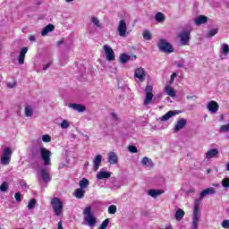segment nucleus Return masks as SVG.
<instances>
[{
    "instance_id": "1",
    "label": "nucleus",
    "mask_w": 229,
    "mask_h": 229,
    "mask_svg": "<svg viewBox=\"0 0 229 229\" xmlns=\"http://www.w3.org/2000/svg\"><path fill=\"white\" fill-rule=\"evenodd\" d=\"M199 205H201V199H196L194 202L191 229H198L199 226Z\"/></svg>"
},
{
    "instance_id": "2",
    "label": "nucleus",
    "mask_w": 229,
    "mask_h": 229,
    "mask_svg": "<svg viewBox=\"0 0 229 229\" xmlns=\"http://www.w3.org/2000/svg\"><path fill=\"white\" fill-rule=\"evenodd\" d=\"M50 203L55 215L57 216V217H60V216L64 214V203L62 202V199L55 197L51 199Z\"/></svg>"
},
{
    "instance_id": "3",
    "label": "nucleus",
    "mask_w": 229,
    "mask_h": 229,
    "mask_svg": "<svg viewBox=\"0 0 229 229\" xmlns=\"http://www.w3.org/2000/svg\"><path fill=\"white\" fill-rule=\"evenodd\" d=\"M84 216V221L87 223L89 226L91 228L96 225L97 220L96 217H94V215H92V208L88 207L83 211Z\"/></svg>"
},
{
    "instance_id": "4",
    "label": "nucleus",
    "mask_w": 229,
    "mask_h": 229,
    "mask_svg": "<svg viewBox=\"0 0 229 229\" xmlns=\"http://www.w3.org/2000/svg\"><path fill=\"white\" fill-rule=\"evenodd\" d=\"M157 47L159 51H162L163 53H173L174 51L173 45L165 39H160L157 43Z\"/></svg>"
},
{
    "instance_id": "5",
    "label": "nucleus",
    "mask_w": 229,
    "mask_h": 229,
    "mask_svg": "<svg viewBox=\"0 0 229 229\" xmlns=\"http://www.w3.org/2000/svg\"><path fill=\"white\" fill-rule=\"evenodd\" d=\"M12 155H13V151H12V148H5L3 150V154L1 157V164L2 165H8L12 160Z\"/></svg>"
},
{
    "instance_id": "6",
    "label": "nucleus",
    "mask_w": 229,
    "mask_h": 229,
    "mask_svg": "<svg viewBox=\"0 0 229 229\" xmlns=\"http://www.w3.org/2000/svg\"><path fill=\"white\" fill-rule=\"evenodd\" d=\"M37 178L45 182V183H49L51 182V174H49V169L47 168H40L37 173Z\"/></svg>"
},
{
    "instance_id": "7",
    "label": "nucleus",
    "mask_w": 229,
    "mask_h": 229,
    "mask_svg": "<svg viewBox=\"0 0 229 229\" xmlns=\"http://www.w3.org/2000/svg\"><path fill=\"white\" fill-rule=\"evenodd\" d=\"M39 153L41 155L44 165H51V151L47 150L46 148H41Z\"/></svg>"
},
{
    "instance_id": "8",
    "label": "nucleus",
    "mask_w": 229,
    "mask_h": 229,
    "mask_svg": "<svg viewBox=\"0 0 229 229\" xmlns=\"http://www.w3.org/2000/svg\"><path fill=\"white\" fill-rule=\"evenodd\" d=\"M128 31V26L126 25V21L120 20L117 27V33L119 37L125 38L126 35H129Z\"/></svg>"
},
{
    "instance_id": "9",
    "label": "nucleus",
    "mask_w": 229,
    "mask_h": 229,
    "mask_svg": "<svg viewBox=\"0 0 229 229\" xmlns=\"http://www.w3.org/2000/svg\"><path fill=\"white\" fill-rule=\"evenodd\" d=\"M182 46H189V40H191V32L183 30L178 35Z\"/></svg>"
},
{
    "instance_id": "10",
    "label": "nucleus",
    "mask_w": 229,
    "mask_h": 229,
    "mask_svg": "<svg viewBox=\"0 0 229 229\" xmlns=\"http://www.w3.org/2000/svg\"><path fill=\"white\" fill-rule=\"evenodd\" d=\"M146 98L144 100L145 106H148L153 101V86H147L145 88Z\"/></svg>"
},
{
    "instance_id": "11",
    "label": "nucleus",
    "mask_w": 229,
    "mask_h": 229,
    "mask_svg": "<svg viewBox=\"0 0 229 229\" xmlns=\"http://www.w3.org/2000/svg\"><path fill=\"white\" fill-rule=\"evenodd\" d=\"M104 52L106 54V58L108 62H114L115 60V55L114 54V49L108 45L104 46Z\"/></svg>"
},
{
    "instance_id": "12",
    "label": "nucleus",
    "mask_w": 229,
    "mask_h": 229,
    "mask_svg": "<svg viewBox=\"0 0 229 229\" xmlns=\"http://www.w3.org/2000/svg\"><path fill=\"white\" fill-rule=\"evenodd\" d=\"M134 78H138L139 81H144L146 80V71H144V68H137L134 72Z\"/></svg>"
},
{
    "instance_id": "13",
    "label": "nucleus",
    "mask_w": 229,
    "mask_h": 229,
    "mask_svg": "<svg viewBox=\"0 0 229 229\" xmlns=\"http://www.w3.org/2000/svg\"><path fill=\"white\" fill-rule=\"evenodd\" d=\"M68 108H72V110H74L75 112H85L87 110V107L84 105L77 104V103H70L68 104Z\"/></svg>"
},
{
    "instance_id": "14",
    "label": "nucleus",
    "mask_w": 229,
    "mask_h": 229,
    "mask_svg": "<svg viewBox=\"0 0 229 229\" xmlns=\"http://www.w3.org/2000/svg\"><path fill=\"white\" fill-rule=\"evenodd\" d=\"M187 125V120L181 118L177 120L174 127V131H180V130H183L185 126Z\"/></svg>"
},
{
    "instance_id": "15",
    "label": "nucleus",
    "mask_w": 229,
    "mask_h": 229,
    "mask_svg": "<svg viewBox=\"0 0 229 229\" xmlns=\"http://www.w3.org/2000/svg\"><path fill=\"white\" fill-rule=\"evenodd\" d=\"M26 53H28V47H24L21 48V50L20 51V55L18 57V63L20 64V65H24V60L26 58Z\"/></svg>"
},
{
    "instance_id": "16",
    "label": "nucleus",
    "mask_w": 229,
    "mask_h": 229,
    "mask_svg": "<svg viewBox=\"0 0 229 229\" xmlns=\"http://www.w3.org/2000/svg\"><path fill=\"white\" fill-rule=\"evenodd\" d=\"M210 194H216V189H214L213 187H210L202 191L199 194V199H200V201H202L205 196H208Z\"/></svg>"
},
{
    "instance_id": "17",
    "label": "nucleus",
    "mask_w": 229,
    "mask_h": 229,
    "mask_svg": "<svg viewBox=\"0 0 229 229\" xmlns=\"http://www.w3.org/2000/svg\"><path fill=\"white\" fill-rule=\"evenodd\" d=\"M208 109L209 110V112H211V114H216V112L219 110V104H217V102L214 100H211L208 104Z\"/></svg>"
},
{
    "instance_id": "18",
    "label": "nucleus",
    "mask_w": 229,
    "mask_h": 229,
    "mask_svg": "<svg viewBox=\"0 0 229 229\" xmlns=\"http://www.w3.org/2000/svg\"><path fill=\"white\" fill-rule=\"evenodd\" d=\"M103 160L102 155H97L93 160V171H98L99 166L101 165V162Z\"/></svg>"
},
{
    "instance_id": "19",
    "label": "nucleus",
    "mask_w": 229,
    "mask_h": 229,
    "mask_svg": "<svg viewBox=\"0 0 229 229\" xmlns=\"http://www.w3.org/2000/svg\"><path fill=\"white\" fill-rule=\"evenodd\" d=\"M178 114H180V111H169L160 118V121H169L171 117H174V115H178Z\"/></svg>"
},
{
    "instance_id": "20",
    "label": "nucleus",
    "mask_w": 229,
    "mask_h": 229,
    "mask_svg": "<svg viewBox=\"0 0 229 229\" xmlns=\"http://www.w3.org/2000/svg\"><path fill=\"white\" fill-rule=\"evenodd\" d=\"M140 164L143 167H153L155 165V164H153V160H151V158L148 157H144L141 161Z\"/></svg>"
},
{
    "instance_id": "21",
    "label": "nucleus",
    "mask_w": 229,
    "mask_h": 229,
    "mask_svg": "<svg viewBox=\"0 0 229 229\" xmlns=\"http://www.w3.org/2000/svg\"><path fill=\"white\" fill-rule=\"evenodd\" d=\"M107 162H109L112 165L117 164L119 162V157L115 152H110L108 155Z\"/></svg>"
},
{
    "instance_id": "22",
    "label": "nucleus",
    "mask_w": 229,
    "mask_h": 229,
    "mask_svg": "<svg viewBox=\"0 0 229 229\" xmlns=\"http://www.w3.org/2000/svg\"><path fill=\"white\" fill-rule=\"evenodd\" d=\"M110 176H112V173H109V172H106V171H103V170H100L97 174V179L98 180L108 179V178H110Z\"/></svg>"
},
{
    "instance_id": "23",
    "label": "nucleus",
    "mask_w": 229,
    "mask_h": 229,
    "mask_svg": "<svg viewBox=\"0 0 229 229\" xmlns=\"http://www.w3.org/2000/svg\"><path fill=\"white\" fill-rule=\"evenodd\" d=\"M164 190H155L151 189L148 190V196H151V198H158L161 194H164Z\"/></svg>"
},
{
    "instance_id": "24",
    "label": "nucleus",
    "mask_w": 229,
    "mask_h": 229,
    "mask_svg": "<svg viewBox=\"0 0 229 229\" xmlns=\"http://www.w3.org/2000/svg\"><path fill=\"white\" fill-rule=\"evenodd\" d=\"M221 46H222V55L220 56L222 60H225V58H226V56H228L229 55V45L226 43H223Z\"/></svg>"
},
{
    "instance_id": "25",
    "label": "nucleus",
    "mask_w": 229,
    "mask_h": 229,
    "mask_svg": "<svg viewBox=\"0 0 229 229\" xmlns=\"http://www.w3.org/2000/svg\"><path fill=\"white\" fill-rule=\"evenodd\" d=\"M208 21V18L207 16L200 15L196 18L195 24L197 26H201V24H207Z\"/></svg>"
},
{
    "instance_id": "26",
    "label": "nucleus",
    "mask_w": 229,
    "mask_h": 229,
    "mask_svg": "<svg viewBox=\"0 0 229 229\" xmlns=\"http://www.w3.org/2000/svg\"><path fill=\"white\" fill-rule=\"evenodd\" d=\"M51 31H55V25L48 24L42 30L41 35L42 37H46V35H47V33H51Z\"/></svg>"
},
{
    "instance_id": "27",
    "label": "nucleus",
    "mask_w": 229,
    "mask_h": 229,
    "mask_svg": "<svg viewBox=\"0 0 229 229\" xmlns=\"http://www.w3.org/2000/svg\"><path fill=\"white\" fill-rule=\"evenodd\" d=\"M73 196L77 198V199H83V198H85V190H83L82 188L77 189L74 191Z\"/></svg>"
},
{
    "instance_id": "28",
    "label": "nucleus",
    "mask_w": 229,
    "mask_h": 229,
    "mask_svg": "<svg viewBox=\"0 0 229 229\" xmlns=\"http://www.w3.org/2000/svg\"><path fill=\"white\" fill-rule=\"evenodd\" d=\"M165 92L167 96H170V98L176 97V91H174V89H173L170 85L165 86Z\"/></svg>"
},
{
    "instance_id": "29",
    "label": "nucleus",
    "mask_w": 229,
    "mask_h": 229,
    "mask_svg": "<svg viewBox=\"0 0 229 229\" xmlns=\"http://www.w3.org/2000/svg\"><path fill=\"white\" fill-rule=\"evenodd\" d=\"M218 153L219 150L217 148L210 149L206 153V158H208V160H210V158H214V157H216Z\"/></svg>"
},
{
    "instance_id": "30",
    "label": "nucleus",
    "mask_w": 229,
    "mask_h": 229,
    "mask_svg": "<svg viewBox=\"0 0 229 229\" xmlns=\"http://www.w3.org/2000/svg\"><path fill=\"white\" fill-rule=\"evenodd\" d=\"M91 22L94 24V26H96V28H99V30L103 29V24H101V21H99V18L92 16Z\"/></svg>"
},
{
    "instance_id": "31",
    "label": "nucleus",
    "mask_w": 229,
    "mask_h": 229,
    "mask_svg": "<svg viewBox=\"0 0 229 229\" xmlns=\"http://www.w3.org/2000/svg\"><path fill=\"white\" fill-rule=\"evenodd\" d=\"M184 216H185V211H183L182 208L177 209V211L175 212L176 221H182Z\"/></svg>"
},
{
    "instance_id": "32",
    "label": "nucleus",
    "mask_w": 229,
    "mask_h": 229,
    "mask_svg": "<svg viewBox=\"0 0 229 229\" xmlns=\"http://www.w3.org/2000/svg\"><path fill=\"white\" fill-rule=\"evenodd\" d=\"M25 115L26 117L33 116V107L30 105L25 106Z\"/></svg>"
},
{
    "instance_id": "33",
    "label": "nucleus",
    "mask_w": 229,
    "mask_h": 229,
    "mask_svg": "<svg viewBox=\"0 0 229 229\" xmlns=\"http://www.w3.org/2000/svg\"><path fill=\"white\" fill-rule=\"evenodd\" d=\"M89 183L90 182L88 181L87 178H83L82 180L80 181L79 185H80L81 189L83 190V189H87L89 187Z\"/></svg>"
},
{
    "instance_id": "34",
    "label": "nucleus",
    "mask_w": 229,
    "mask_h": 229,
    "mask_svg": "<svg viewBox=\"0 0 229 229\" xmlns=\"http://www.w3.org/2000/svg\"><path fill=\"white\" fill-rule=\"evenodd\" d=\"M219 30L217 29H211L208 30V33L206 35L207 38H212V37H215V35H217Z\"/></svg>"
},
{
    "instance_id": "35",
    "label": "nucleus",
    "mask_w": 229,
    "mask_h": 229,
    "mask_svg": "<svg viewBox=\"0 0 229 229\" xmlns=\"http://www.w3.org/2000/svg\"><path fill=\"white\" fill-rule=\"evenodd\" d=\"M155 20L157 21V22H164V21H165V15L159 12L156 13Z\"/></svg>"
},
{
    "instance_id": "36",
    "label": "nucleus",
    "mask_w": 229,
    "mask_h": 229,
    "mask_svg": "<svg viewBox=\"0 0 229 229\" xmlns=\"http://www.w3.org/2000/svg\"><path fill=\"white\" fill-rule=\"evenodd\" d=\"M36 205H37V199H31L29 201L27 208H29V210H33V208H35Z\"/></svg>"
},
{
    "instance_id": "37",
    "label": "nucleus",
    "mask_w": 229,
    "mask_h": 229,
    "mask_svg": "<svg viewBox=\"0 0 229 229\" xmlns=\"http://www.w3.org/2000/svg\"><path fill=\"white\" fill-rule=\"evenodd\" d=\"M142 35L145 40H151L153 38V36L149 30H144Z\"/></svg>"
},
{
    "instance_id": "38",
    "label": "nucleus",
    "mask_w": 229,
    "mask_h": 229,
    "mask_svg": "<svg viewBox=\"0 0 229 229\" xmlns=\"http://www.w3.org/2000/svg\"><path fill=\"white\" fill-rule=\"evenodd\" d=\"M128 60H130V55H128L126 54H122L120 55V63L121 64H126V62H128Z\"/></svg>"
},
{
    "instance_id": "39",
    "label": "nucleus",
    "mask_w": 229,
    "mask_h": 229,
    "mask_svg": "<svg viewBox=\"0 0 229 229\" xmlns=\"http://www.w3.org/2000/svg\"><path fill=\"white\" fill-rule=\"evenodd\" d=\"M71 126V124L69 123V121L67 120H63V122L61 123V128L63 130H67V128H69Z\"/></svg>"
},
{
    "instance_id": "40",
    "label": "nucleus",
    "mask_w": 229,
    "mask_h": 229,
    "mask_svg": "<svg viewBox=\"0 0 229 229\" xmlns=\"http://www.w3.org/2000/svg\"><path fill=\"white\" fill-rule=\"evenodd\" d=\"M1 192H6L8 191V182H4L0 186Z\"/></svg>"
},
{
    "instance_id": "41",
    "label": "nucleus",
    "mask_w": 229,
    "mask_h": 229,
    "mask_svg": "<svg viewBox=\"0 0 229 229\" xmlns=\"http://www.w3.org/2000/svg\"><path fill=\"white\" fill-rule=\"evenodd\" d=\"M115 212H117V207L115 205L108 207V214H115Z\"/></svg>"
},
{
    "instance_id": "42",
    "label": "nucleus",
    "mask_w": 229,
    "mask_h": 229,
    "mask_svg": "<svg viewBox=\"0 0 229 229\" xmlns=\"http://www.w3.org/2000/svg\"><path fill=\"white\" fill-rule=\"evenodd\" d=\"M222 187L225 189H229V178L226 177L222 181Z\"/></svg>"
},
{
    "instance_id": "43",
    "label": "nucleus",
    "mask_w": 229,
    "mask_h": 229,
    "mask_svg": "<svg viewBox=\"0 0 229 229\" xmlns=\"http://www.w3.org/2000/svg\"><path fill=\"white\" fill-rule=\"evenodd\" d=\"M128 150L130 151V153H139V149L133 145H130L128 147Z\"/></svg>"
},
{
    "instance_id": "44",
    "label": "nucleus",
    "mask_w": 229,
    "mask_h": 229,
    "mask_svg": "<svg viewBox=\"0 0 229 229\" xmlns=\"http://www.w3.org/2000/svg\"><path fill=\"white\" fill-rule=\"evenodd\" d=\"M14 199L18 203H21V201H22V194H21V192H16L14 194Z\"/></svg>"
},
{
    "instance_id": "45",
    "label": "nucleus",
    "mask_w": 229,
    "mask_h": 229,
    "mask_svg": "<svg viewBox=\"0 0 229 229\" xmlns=\"http://www.w3.org/2000/svg\"><path fill=\"white\" fill-rule=\"evenodd\" d=\"M41 140L43 142H49L51 140V136H49V134H45L42 136Z\"/></svg>"
},
{
    "instance_id": "46",
    "label": "nucleus",
    "mask_w": 229,
    "mask_h": 229,
    "mask_svg": "<svg viewBox=\"0 0 229 229\" xmlns=\"http://www.w3.org/2000/svg\"><path fill=\"white\" fill-rule=\"evenodd\" d=\"M7 87L8 89H15V87H17V82L16 81L8 82Z\"/></svg>"
},
{
    "instance_id": "47",
    "label": "nucleus",
    "mask_w": 229,
    "mask_h": 229,
    "mask_svg": "<svg viewBox=\"0 0 229 229\" xmlns=\"http://www.w3.org/2000/svg\"><path fill=\"white\" fill-rule=\"evenodd\" d=\"M178 76V74L176 72H174L171 75V79H170V84L172 85V83H174V78H176Z\"/></svg>"
},
{
    "instance_id": "48",
    "label": "nucleus",
    "mask_w": 229,
    "mask_h": 229,
    "mask_svg": "<svg viewBox=\"0 0 229 229\" xmlns=\"http://www.w3.org/2000/svg\"><path fill=\"white\" fill-rule=\"evenodd\" d=\"M221 225L224 228H229V220H224Z\"/></svg>"
},
{
    "instance_id": "49",
    "label": "nucleus",
    "mask_w": 229,
    "mask_h": 229,
    "mask_svg": "<svg viewBox=\"0 0 229 229\" xmlns=\"http://www.w3.org/2000/svg\"><path fill=\"white\" fill-rule=\"evenodd\" d=\"M111 117H112L113 121L119 120V118L117 117V114H115V113H111Z\"/></svg>"
},
{
    "instance_id": "50",
    "label": "nucleus",
    "mask_w": 229,
    "mask_h": 229,
    "mask_svg": "<svg viewBox=\"0 0 229 229\" xmlns=\"http://www.w3.org/2000/svg\"><path fill=\"white\" fill-rule=\"evenodd\" d=\"M21 185L23 187V189H28V183H26V181H21Z\"/></svg>"
},
{
    "instance_id": "51",
    "label": "nucleus",
    "mask_w": 229,
    "mask_h": 229,
    "mask_svg": "<svg viewBox=\"0 0 229 229\" xmlns=\"http://www.w3.org/2000/svg\"><path fill=\"white\" fill-rule=\"evenodd\" d=\"M29 40H30V42H35V40H37V37L31 35V36L29 37Z\"/></svg>"
},
{
    "instance_id": "52",
    "label": "nucleus",
    "mask_w": 229,
    "mask_h": 229,
    "mask_svg": "<svg viewBox=\"0 0 229 229\" xmlns=\"http://www.w3.org/2000/svg\"><path fill=\"white\" fill-rule=\"evenodd\" d=\"M50 65H51V64H45L44 66H43V71H47V69H49V67H50Z\"/></svg>"
},
{
    "instance_id": "53",
    "label": "nucleus",
    "mask_w": 229,
    "mask_h": 229,
    "mask_svg": "<svg viewBox=\"0 0 229 229\" xmlns=\"http://www.w3.org/2000/svg\"><path fill=\"white\" fill-rule=\"evenodd\" d=\"M57 229H64V225H62V221H59L57 224Z\"/></svg>"
},
{
    "instance_id": "54",
    "label": "nucleus",
    "mask_w": 229,
    "mask_h": 229,
    "mask_svg": "<svg viewBox=\"0 0 229 229\" xmlns=\"http://www.w3.org/2000/svg\"><path fill=\"white\" fill-rule=\"evenodd\" d=\"M62 44H64V40H63V39H62V40L57 41V46H62Z\"/></svg>"
},
{
    "instance_id": "55",
    "label": "nucleus",
    "mask_w": 229,
    "mask_h": 229,
    "mask_svg": "<svg viewBox=\"0 0 229 229\" xmlns=\"http://www.w3.org/2000/svg\"><path fill=\"white\" fill-rule=\"evenodd\" d=\"M75 0H65V3H72Z\"/></svg>"
},
{
    "instance_id": "56",
    "label": "nucleus",
    "mask_w": 229,
    "mask_h": 229,
    "mask_svg": "<svg viewBox=\"0 0 229 229\" xmlns=\"http://www.w3.org/2000/svg\"><path fill=\"white\" fill-rule=\"evenodd\" d=\"M177 67L182 68V67H183V64H177Z\"/></svg>"
},
{
    "instance_id": "57",
    "label": "nucleus",
    "mask_w": 229,
    "mask_h": 229,
    "mask_svg": "<svg viewBox=\"0 0 229 229\" xmlns=\"http://www.w3.org/2000/svg\"><path fill=\"white\" fill-rule=\"evenodd\" d=\"M226 170L229 171V163L227 164Z\"/></svg>"
},
{
    "instance_id": "58",
    "label": "nucleus",
    "mask_w": 229,
    "mask_h": 229,
    "mask_svg": "<svg viewBox=\"0 0 229 229\" xmlns=\"http://www.w3.org/2000/svg\"><path fill=\"white\" fill-rule=\"evenodd\" d=\"M210 174V170H208V174Z\"/></svg>"
},
{
    "instance_id": "59",
    "label": "nucleus",
    "mask_w": 229,
    "mask_h": 229,
    "mask_svg": "<svg viewBox=\"0 0 229 229\" xmlns=\"http://www.w3.org/2000/svg\"><path fill=\"white\" fill-rule=\"evenodd\" d=\"M134 58H137V55H134Z\"/></svg>"
},
{
    "instance_id": "60",
    "label": "nucleus",
    "mask_w": 229,
    "mask_h": 229,
    "mask_svg": "<svg viewBox=\"0 0 229 229\" xmlns=\"http://www.w3.org/2000/svg\"><path fill=\"white\" fill-rule=\"evenodd\" d=\"M219 184H216V187H217Z\"/></svg>"
}]
</instances>
